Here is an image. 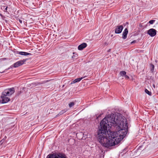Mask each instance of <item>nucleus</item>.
I'll return each instance as SVG.
<instances>
[{"label": "nucleus", "mask_w": 158, "mask_h": 158, "mask_svg": "<svg viewBox=\"0 0 158 158\" xmlns=\"http://www.w3.org/2000/svg\"><path fill=\"white\" fill-rule=\"evenodd\" d=\"M98 140L103 146L109 147L118 144L127 133V120L121 114L113 113L104 118L100 123Z\"/></svg>", "instance_id": "f257e3e1"}, {"label": "nucleus", "mask_w": 158, "mask_h": 158, "mask_svg": "<svg viewBox=\"0 0 158 158\" xmlns=\"http://www.w3.org/2000/svg\"><path fill=\"white\" fill-rule=\"evenodd\" d=\"M15 92L14 88H11L5 89L2 93L3 95L9 96L13 94Z\"/></svg>", "instance_id": "f03ea898"}, {"label": "nucleus", "mask_w": 158, "mask_h": 158, "mask_svg": "<svg viewBox=\"0 0 158 158\" xmlns=\"http://www.w3.org/2000/svg\"><path fill=\"white\" fill-rule=\"evenodd\" d=\"M157 31L153 28H151L147 31V33L151 37H154L156 34Z\"/></svg>", "instance_id": "7ed1b4c3"}, {"label": "nucleus", "mask_w": 158, "mask_h": 158, "mask_svg": "<svg viewBox=\"0 0 158 158\" xmlns=\"http://www.w3.org/2000/svg\"><path fill=\"white\" fill-rule=\"evenodd\" d=\"M2 95L0 98V103H7L10 101V98Z\"/></svg>", "instance_id": "20e7f679"}, {"label": "nucleus", "mask_w": 158, "mask_h": 158, "mask_svg": "<svg viewBox=\"0 0 158 158\" xmlns=\"http://www.w3.org/2000/svg\"><path fill=\"white\" fill-rule=\"evenodd\" d=\"M48 158H67L66 156L63 154H59L57 155H52L49 156Z\"/></svg>", "instance_id": "39448f33"}, {"label": "nucleus", "mask_w": 158, "mask_h": 158, "mask_svg": "<svg viewBox=\"0 0 158 158\" xmlns=\"http://www.w3.org/2000/svg\"><path fill=\"white\" fill-rule=\"evenodd\" d=\"M26 60V59H23L16 62L13 64L14 68H17L23 65Z\"/></svg>", "instance_id": "423d86ee"}, {"label": "nucleus", "mask_w": 158, "mask_h": 158, "mask_svg": "<svg viewBox=\"0 0 158 158\" xmlns=\"http://www.w3.org/2000/svg\"><path fill=\"white\" fill-rule=\"evenodd\" d=\"M123 27V25H118L116 27L115 29V33L117 34H120L121 33Z\"/></svg>", "instance_id": "0eeeda50"}, {"label": "nucleus", "mask_w": 158, "mask_h": 158, "mask_svg": "<svg viewBox=\"0 0 158 158\" xmlns=\"http://www.w3.org/2000/svg\"><path fill=\"white\" fill-rule=\"evenodd\" d=\"M15 54H19V55L23 56H27V55H31L32 54L31 53L27 52H19L18 51H16L15 52Z\"/></svg>", "instance_id": "6e6552de"}, {"label": "nucleus", "mask_w": 158, "mask_h": 158, "mask_svg": "<svg viewBox=\"0 0 158 158\" xmlns=\"http://www.w3.org/2000/svg\"><path fill=\"white\" fill-rule=\"evenodd\" d=\"M87 46V44L86 43H83L78 46V49L79 50H81L86 47Z\"/></svg>", "instance_id": "1a4fd4ad"}, {"label": "nucleus", "mask_w": 158, "mask_h": 158, "mask_svg": "<svg viewBox=\"0 0 158 158\" xmlns=\"http://www.w3.org/2000/svg\"><path fill=\"white\" fill-rule=\"evenodd\" d=\"M128 33V30L127 28H126L123 31V33L122 38L123 39H125L127 37V35Z\"/></svg>", "instance_id": "9d476101"}, {"label": "nucleus", "mask_w": 158, "mask_h": 158, "mask_svg": "<svg viewBox=\"0 0 158 158\" xmlns=\"http://www.w3.org/2000/svg\"><path fill=\"white\" fill-rule=\"evenodd\" d=\"M85 76L82 77L81 78L76 79L75 80L72 81L71 84H74L80 81L82 79L85 77Z\"/></svg>", "instance_id": "9b49d317"}, {"label": "nucleus", "mask_w": 158, "mask_h": 158, "mask_svg": "<svg viewBox=\"0 0 158 158\" xmlns=\"http://www.w3.org/2000/svg\"><path fill=\"white\" fill-rule=\"evenodd\" d=\"M67 110H68L67 109H65L63 110H62L58 114L56 115V117H57L58 116H59L62 114H64L66 111H67Z\"/></svg>", "instance_id": "f8f14e48"}, {"label": "nucleus", "mask_w": 158, "mask_h": 158, "mask_svg": "<svg viewBox=\"0 0 158 158\" xmlns=\"http://www.w3.org/2000/svg\"><path fill=\"white\" fill-rule=\"evenodd\" d=\"M76 136H77V137L78 136H79V135H81L82 136V137L81 138H79V139H82V138L83 137V135H84V134L82 132H79V133H77L76 134Z\"/></svg>", "instance_id": "ddd939ff"}, {"label": "nucleus", "mask_w": 158, "mask_h": 158, "mask_svg": "<svg viewBox=\"0 0 158 158\" xmlns=\"http://www.w3.org/2000/svg\"><path fill=\"white\" fill-rule=\"evenodd\" d=\"M126 74V72L125 71H121L120 72V74L121 76H125Z\"/></svg>", "instance_id": "4468645a"}, {"label": "nucleus", "mask_w": 158, "mask_h": 158, "mask_svg": "<svg viewBox=\"0 0 158 158\" xmlns=\"http://www.w3.org/2000/svg\"><path fill=\"white\" fill-rule=\"evenodd\" d=\"M145 92L148 94V95H151V92L149 91V90H148L147 89H146L145 90Z\"/></svg>", "instance_id": "2eb2a0df"}, {"label": "nucleus", "mask_w": 158, "mask_h": 158, "mask_svg": "<svg viewBox=\"0 0 158 158\" xmlns=\"http://www.w3.org/2000/svg\"><path fill=\"white\" fill-rule=\"evenodd\" d=\"M151 71L152 72H153L154 70V66L153 64H151Z\"/></svg>", "instance_id": "dca6fc26"}, {"label": "nucleus", "mask_w": 158, "mask_h": 158, "mask_svg": "<svg viewBox=\"0 0 158 158\" xmlns=\"http://www.w3.org/2000/svg\"><path fill=\"white\" fill-rule=\"evenodd\" d=\"M74 103L73 102H71L69 104V106L70 107H71L72 106H74Z\"/></svg>", "instance_id": "f3484780"}, {"label": "nucleus", "mask_w": 158, "mask_h": 158, "mask_svg": "<svg viewBox=\"0 0 158 158\" xmlns=\"http://www.w3.org/2000/svg\"><path fill=\"white\" fill-rule=\"evenodd\" d=\"M155 20H151L149 21V23L151 24H152L155 22Z\"/></svg>", "instance_id": "a211bd4d"}, {"label": "nucleus", "mask_w": 158, "mask_h": 158, "mask_svg": "<svg viewBox=\"0 0 158 158\" xmlns=\"http://www.w3.org/2000/svg\"><path fill=\"white\" fill-rule=\"evenodd\" d=\"M3 7L4 8H5V9L4 10V11L5 12H7V6H3Z\"/></svg>", "instance_id": "6ab92c4d"}, {"label": "nucleus", "mask_w": 158, "mask_h": 158, "mask_svg": "<svg viewBox=\"0 0 158 158\" xmlns=\"http://www.w3.org/2000/svg\"><path fill=\"white\" fill-rule=\"evenodd\" d=\"M124 77L125 78L127 79H128L129 78V77L128 76L126 75V74L125 75Z\"/></svg>", "instance_id": "aec40b11"}, {"label": "nucleus", "mask_w": 158, "mask_h": 158, "mask_svg": "<svg viewBox=\"0 0 158 158\" xmlns=\"http://www.w3.org/2000/svg\"><path fill=\"white\" fill-rule=\"evenodd\" d=\"M13 67H14V65H11L8 69H12Z\"/></svg>", "instance_id": "412c9836"}, {"label": "nucleus", "mask_w": 158, "mask_h": 158, "mask_svg": "<svg viewBox=\"0 0 158 158\" xmlns=\"http://www.w3.org/2000/svg\"><path fill=\"white\" fill-rule=\"evenodd\" d=\"M19 21L20 23L22 24V20L20 19H19Z\"/></svg>", "instance_id": "4be33fe9"}, {"label": "nucleus", "mask_w": 158, "mask_h": 158, "mask_svg": "<svg viewBox=\"0 0 158 158\" xmlns=\"http://www.w3.org/2000/svg\"><path fill=\"white\" fill-rule=\"evenodd\" d=\"M136 42L135 40H134L131 42V44H132L135 43Z\"/></svg>", "instance_id": "5701e85b"}, {"label": "nucleus", "mask_w": 158, "mask_h": 158, "mask_svg": "<svg viewBox=\"0 0 158 158\" xmlns=\"http://www.w3.org/2000/svg\"><path fill=\"white\" fill-rule=\"evenodd\" d=\"M2 59L3 60H6V58H3Z\"/></svg>", "instance_id": "b1692460"}, {"label": "nucleus", "mask_w": 158, "mask_h": 158, "mask_svg": "<svg viewBox=\"0 0 158 158\" xmlns=\"http://www.w3.org/2000/svg\"><path fill=\"white\" fill-rule=\"evenodd\" d=\"M15 18L16 19V20H19V18L18 17H16Z\"/></svg>", "instance_id": "393cba45"}, {"label": "nucleus", "mask_w": 158, "mask_h": 158, "mask_svg": "<svg viewBox=\"0 0 158 158\" xmlns=\"http://www.w3.org/2000/svg\"><path fill=\"white\" fill-rule=\"evenodd\" d=\"M0 16H1V17H3V15H2V14H0Z\"/></svg>", "instance_id": "a878e982"}, {"label": "nucleus", "mask_w": 158, "mask_h": 158, "mask_svg": "<svg viewBox=\"0 0 158 158\" xmlns=\"http://www.w3.org/2000/svg\"><path fill=\"white\" fill-rule=\"evenodd\" d=\"M110 51V49H109L108 50V52H109Z\"/></svg>", "instance_id": "bb28decb"}, {"label": "nucleus", "mask_w": 158, "mask_h": 158, "mask_svg": "<svg viewBox=\"0 0 158 158\" xmlns=\"http://www.w3.org/2000/svg\"><path fill=\"white\" fill-rule=\"evenodd\" d=\"M5 8L3 7V6L2 7V9H5Z\"/></svg>", "instance_id": "cd10ccee"}, {"label": "nucleus", "mask_w": 158, "mask_h": 158, "mask_svg": "<svg viewBox=\"0 0 158 158\" xmlns=\"http://www.w3.org/2000/svg\"><path fill=\"white\" fill-rule=\"evenodd\" d=\"M4 72V71L2 72V73H3Z\"/></svg>", "instance_id": "c85d7f7f"}, {"label": "nucleus", "mask_w": 158, "mask_h": 158, "mask_svg": "<svg viewBox=\"0 0 158 158\" xmlns=\"http://www.w3.org/2000/svg\"><path fill=\"white\" fill-rule=\"evenodd\" d=\"M72 58H73V56H72Z\"/></svg>", "instance_id": "c756f323"}]
</instances>
